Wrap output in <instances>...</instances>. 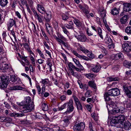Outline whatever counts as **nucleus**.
Instances as JSON below:
<instances>
[{"mask_svg":"<svg viewBox=\"0 0 131 131\" xmlns=\"http://www.w3.org/2000/svg\"><path fill=\"white\" fill-rule=\"evenodd\" d=\"M44 18L45 21L49 22L51 18V14L47 13L46 11H43L41 12V18Z\"/></svg>","mask_w":131,"mask_h":131,"instance_id":"nucleus-7","label":"nucleus"},{"mask_svg":"<svg viewBox=\"0 0 131 131\" xmlns=\"http://www.w3.org/2000/svg\"><path fill=\"white\" fill-rule=\"evenodd\" d=\"M128 19V16L126 15H125L121 18L120 21L121 23L122 24H125Z\"/></svg>","mask_w":131,"mask_h":131,"instance_id":"nucleus-20","label":"nucleus"},{"mask_svg":"<svg viewBox=\"0 0 131 131\" xmlns=\"http://www.w3.org/2000/svg\"><path fill=\"white\" fill-rule=\"evenodd\" d=\"M86 107L87 109L89 111H90L91 110V106L90 105H86Z\"/></svg>","mask_w":131,"mask_h":131,"instance_id":"nucleus-64","label":"nucleus"},{"mask_svg":"<svg viewBox=\"0 0 131 131\" xmlns=\"http://www.w3.org/2000/svg\"><path fill=\"white\" fill-rule=\"evenodd\" d=\"M12 121V119L10 117L6 118L5 122H10Z\"/></svg>","mask_w":131,"mask_h":131,"instance_id":"nucleus-60","label":"nucleus"},{"mask_svg":"<svg viewBox=\"0 0 131 131\" xmlns=\"http://www.w3.org/2000/svg\"><path fill=\"white\" fill-rule=\"evenodd\" d=\"M123 88L124 91L125 92L127 96L129 98H131V92L125 86H124Z\"/></svg>","mask_w":131,"mask_h":131,"instance_id":"nucleus-15","label":"nucleus"},{"mask_svg":"<svg viewBox=\"0 0 131 131\" xmlns=\"http://www.w3.org/2000/svg\"><path fill=\"white\" fill-rule=\"evenodd\" d=\"M80 88L87 90L88 88V85L85 84H82L81 83L78 82Z\"/></svg>","mask_w":131,"mask_h":131,"instance_id":"nucleus-29","label":"nucleus"},{"mask_svg":"<svg viewBox=\"0 0 131 131\" xmlns=\"http://www.w3.org/2000/svg\"><path fill=\"white\" fill-rule=\"evenodd\" d=\"M62 19L65 21H66L69 18V17L65 14L62 15Z\"/></svg>","mask_w":131,"mask_h":131,"instance_id":"nucleus-44","label":"nucleus"},{"mask_svg":"<svg viewBox=\"0 0 131 131\" xmlns=\"http://www.w3.org/2000/svg\"><path fill=\"white\" fill-rule=\"evenodd\" d=\"M9 81L8 77L6 75L0 76V88L3 89L6 88Z\"/></svg>","mask_w":131,"mask_h":131,"instance_id":"nucleus-2","label":"nucleus"},{"mask_svg":"<svg viewBox=\"0 0 131 131\" xmlns=\"http://www.w3.org/2000/svg\"><path fill=\"white\" fill-rule=\"evenodd\" d=\"M73 60L77 65H78L79 63H80L79 61L75 58H73Z\"/></svg>","mask_w":131,"mask_h":131,"instance_id":"nucleus-54","label":"nucleus"},{"mask_svg":"<svg viewBox=\"0 0 131 131\" xmlns=\"http://www.w3.org/2000/svg\"><path fill=\"white\" fill-rule=\"evenodd\" d=\"M66 105L67 103H64L63 105L61 106V107H59V110L60 111L66 108Z\"/></svg>","mask_w":131,"mask_h":131,"instance_id":"nucleus-41","label":"nucleus"},{"mask_svg":"<svg viewBox=\"0 0 131 131\" xmlns=\"http://www.w3.org/2000/svg\"><path fill=\"white\" fill-rule=\"evenodd\" d=\"M119 68V66L118 65H116L114 66L112 68V69L114 70H116L118 69Z\"/></svg>","mask_w":131,"mask_h":131,"instance_id":"nucleus-52","label":"nucleus"},{"mask_svg":"<svg viewBox=\"0 0 131 131\" xmlns=\"http://www.w3.org/2000/svg\"><path fill=\"white\" fill-rule=\"evenodd\" d=\"M77 38L82 42H84L86 40V38L83 33L80 31L79 34H78V35L75 36Z\"/></svg>","mask_w":131,"mask_h":131,"instance_id":"nucleus-9","label":"nucleus"},{"mask_svg":"<svg viewBox=\"0 0 131 131\" xmlns=\"http://www.w3.org/2000/svg\"><path fill=\"white\" fill-rule=\"evenodd\" d=\"M79 48L80 50L85 53H88L89 51L84 48L83 46L80 45V44H78Z\"/></svg>","mask_w":131,"mask_h":131,"instance_id":"nucleus-21","label":"nucleus"},{"mask_svg":"<svg viewBox=\"0 0 131 131\" xmlns=\"http://www.w3.org/2000/svg\"><path fill=\"white\" fill-rule=\"evenodd\" d=\"M56 39L60 43L62 44L64 42L61 39H60L59 38H58L57 37H56Z\"/></svg>","mask_w":131,"mask_h":131,"instance_id":"nucleus-51","label":"nucleus"},{"mask_svg":"<svg viewBox=\"0 0 131 131\" xmlns=\"http://www.w3.org/2000/svg\"><path fill=\"white\" fill-rule=\"evenodd\" d=\"M37 6V10L39 12L41 13V12L40 11V10H41V5L39 4H38Z\"/></svg>","mask_w":131,"mask_h":131,"instance_id":"nucleus-63","label":"nucleus"},{"mask_svg":"<svg viewBox=\"0 0 131 131\" xmlns=\"http://www.w3.org/2000/svg\"><path fill=\"white\" fill-rule=\"evenodd\" d=\"M119 79L118 77L112 78L109 77L107 78V80L109 81H117L119 80Z\"/></svg>","mask_w":131,"mask_h":131,"instance_id":"nucleus-33","label":"nucleus"},{"mask_svg":"<svg viewBox=\"0 0 131 131\" xmlns=\"http://www.w3.org/2000/svg\"><path fill=\"white\" fill-rule=\"evenodd\" d=\"M14 25L16 26V22L15 20L13 19H10L8 23L7 26L8 27V30H10V29Z\"/></svg>","mask_w":131,"mask_h":131,"instance_id":"nucleus-11","label":"nucleus"},{"mask_svg":"<svg viewBox=\"0 0 131 131\" xmlns=\"http://www.w3.org/2000/svg\"><path fill=\"white\" fill-rule=\"evenodd\" d=\"M97 31L98 34L101 38L102 39H103V36L102 34V30L100 27H98L97 28Z\"/></svg>","mask_w":131,"mask_h":131,"instance_id":"nucleus-37","label":"nucleus"},{"mask_svg":"<svg viewBox=\"0 0 131 131\" xmlns=\"http://www.w3.org/2000/svg\"><path fill=\"white\" fill-rule=\"evenodd\" d=\"M122 47L124 50L125 51L129 52L131 51V47H130L128 43H126L123 44L122 45Z\"/></svg>","mask_w":131,"mask_h":131,"instance_id":"nucleus-17","label":"nucleus"},{"mask_svg":"<svg viewBox=\"0 0 131 131\" xmlns=\"http://www.w3.org/2000/svg\"><path fill=\"white\" fill-rule=\"evenodd\" d=\"M77 109L78 110H83V107L81 103L80 102L75 104Z\"/></svg>","mask_w":131,"mask_h":131,"instance_id":"nucleus-34","label":"nucleus"},{"mask_svg":"<svg viewBox=\"0 0 131 131\" xmlns=\"http://www.w3.org/2000/svg\"><path fill=\"white\" fill-rule=\"evenodd\" d=\"M24 114L23 113H17L16 114V117H21L24 116Z\"/></svg>","mask_w":131,"mask_h":131,"instance_id":"nucleus-55","label":"nucleus"},{"mask_svg":"<svg viewBox=\"0 0 131 131\" xmlns=\"http://www.w3.org/2000/svg\"><path fill=\"white\" fill-rule=\"evenodd\" d=\"M68 65L70 70L72 69H74L75 67L73 63L71 62H68Z\"/></svg>","mask_w":131,"mask_h":131,"instance_id":"nucleus-36","label":"nucleus"},{"mask_svg":"<svg viewBox=\"0 0 131 131\" xmlns=\"http://www.w3.org/2000/svg\"><path fill=\"white\" fill-rule=\"evenodd\" d=\"M119 12V10L116 8L113 9L111 10V13L114 15H116Z\"/></svg>","mask_w":131,"mask_h":131,"instance_id":"nucleus-32","label":"nucleus"},{"mask_svg":"<svg viewBox=\"0 0 131 131\" xmlns=\"http://www.w3.org/2000/svg\"><path fill=\"white\" fill-rule=\"evenodd\" d=\"M11 81L12 82H16V83H17V82L19 81L20 79L19 78H16V76L15 75H11L10 76Z\"/></svg>","mask_w":131,"mask_h":131,"instance_id":"nucleus-24","label":"nucleus"},{"mask_svg":"<svg viewBox=\"0 0 131 131\" xmlns=\"http://www.w3.org/2000/svg\"><path fill=\"white\" fill-rule=\"evenodd\" d=\"M10 89L11 90H25V88L19 85H16L10 87Z\"/></svg>","mask_w":131,"mask_h":131,"instance_id":"nucleus-18","label":"nucleus"},{"mask_svg":"<svg viewBox=\"0 0 131 131\" xmlns=\"http://www.w3.org/2000/svg\"><path fill=\"white\" fill-rule=\"evenodd\" d=\"M105 41L106 43L109 45L108 47L109 48H114V45L113 44L112 41L110 37H106L105 39Z\"/></svg>","mask_w":131,"mask_h":131,"instance_id":"nucleus-10","label":"nucleus"},{"mask_svg":"<svg viewBox=\"0 0 131 131\" xmlns=\"http://www.w3.org/2000/svg\"><path fill=\"white\" fill-rule=\"evenodd\" d=\"M123 10L126 12L131 10V3L125 4L124 5Z\"/></svg>","mask_w":131,"mask_h":131,"instance_id":"nucleus-14","label":"nucleus"},{"mask_svg":"<svg viewBox=\"0 0 131 131\" xmlns=\"http://www.w3.org/2000/svg\"><path fill=\"white\" fill-rule=\"evenodd\" d=\"M88 84L89 86L94 89H96V84L93 81H89L88 82Z\"/></svg>","mask_w":131,"mask_h":131,"instance_id":"nucleus-23","label":"nucleus"},{"mask_svg":"<svg viewBox=\"0 0 131 131\" xmlns=\"http://www.w3.org/2000/svg\"><path fill=\"white\" fill-rule=\"evenodd\" d=\"M125 31L128 34H131V26H128L125 29Z\"/></svg>","mask_w":131,"mask_h":131,"instance_id":"nucleus-39","label":"nucleus"},{"mask_svg":"<svg viewBox=\"0 0 131 131\" xmlns=\"http://www.w3.org/2000/svg\"><path fill=\"white\" fill-rule=\"evenodd\" d=\"M36 87L38 91V94H40L41 88L40 86L38 84H36Z\"/></svg>","mask_w":131,"mask_h":131,"instance_id":"nucleus-42","label":"nucleus"},{"mask_svg":"<svg viewBox=\"0 0 131 131\" xmlns=\"http://www.w3.org/2000/svg\"><path fill=\"white\" fill-rule=\"evenodd\" d=\"M4 104H5V106L8 109H9L10 108L11 106L9 105V104L7 103V102H5L4 103Z\"/></svg>","mask_w":131,"mask_h":131,"instance_id":"nucleus-53","label":"nucleus"},{"mask_svg":"<svg viewBox=\"0 0 131 131\" xmlns=\"http://www.w3.org/2000/svg\"><path fill=\"white\" fill-rule=\"evenodd\" d=\"M8 3L7 0H0V5L2 7H4Z\"/></svg>","mask_w":131,"mask_h":131,"instance_id":"nucleus-22","label":"nucleus"},{"mask_svg":"<svg viewBox=\"0 0 131 131\" xmlns=\"http://www.w3.org/2000/svg\"><path fill=\"white\" fill-rule=\"evenodd\" d=\"M87 56L89 58L92 59L94 58L95 57L94 54H93L92 53H91L90 52L88 54Z\"/></svg>","mask_w":131,"mask_h":131,"instance_id":"nucleus-48","label":"nucleus"},{"mask_svg":"<svg viewBox=\"0 0 131 131\" xmlns=\"http://www.w3.org/2000/svg\"><path fill=\"white\" fill-rule=\"evenodd\" d=\"M85 96L86 97H88L91 96L90 91V90L87 91L85 94Z\"/></svg>","mask_w":131,"mask_h":131,"instance_id":"nucleus-46","label":"nucleus"},{"mask_svg":"<svg viewBox=\"0 0 131 131\" xmlns=\"http://www.w3.org/2000/svg\"><path fill=\"white\" fill-rule=\"evenodd\" d=\"M109 94L111 96H115L119 95L120 94L119 90L117 88L112 89L108 90Z\"/></svg>","mask_w":131,"mask_h":131,"instance_id":"nucleus-5","label":"nucleus"},{"mask_svg":"<svg viewBox=\"0 0 131 131\" xmlns=\"http://www.w3.org/2000/svg\"><path fill=\"white\" fill-rule=\"evenodd\" d=\"M48 81V80L47 79H45L43 80L41 82V83L43 84H47Z\"/></svg>","mask_w":131,"mask_h":131,"instance_id":"nucleus-50","label":"nucleus"},{"mask_svg":"<svg viewBox=\"0 0 131 131\" xmlns=\"http://www.w3.org/2000/svg\"><path fill=\"white\" fill-rule=\"evenodd\" d=\"M34 15L36 17V18L37 17V18L39 22H41V18H40L39 15L36 12H35L34 13Z\"/></svg>","mask_w":131,"mask_h":131,"instance_id":"nucleus-43","label":"nucleus"},{"mask_svg":"<svg viewBox=\"0 0 131 131\" xmlns=\"http://www.w3.org/2000/svg\"><path fill=\"white\" fill-rule=\"evenodd\" d=\"M31 102V99L30 97H27L26 98V100L24 102V103H21L23 105L22 106V111L24 113H27L29 112H30L34 110V105L33 102Z\"/></svg>","mask_w":131,"mask_h":131,"instance_id":"nucleus-1","label":"nucleus"},{"mask_svg":"<svg viewBox=\"0 0 131 131\" xmlns=\"http://www.w3.org/2000/svg\"><path fill=\"white\" fill-rule=\"evenodd\" d=\"M72 91L70 89L68 90L67 91V92H66L67 94L68 95H71L72 94Z\"/></svg>","mask_w":131,"mask_h":131,"instance_id":"nucleus-61","label":"nucleus"},{"mask_svg":"<svg viewBox=\"0 0 131 131\" xmlns=\"http://www.w3.org/2000/svg\"><path fill=\"white\" fill-rule=\"evenodd\" d=\"M45 85H43L42 87V92H41V96H43V93H44L45 91Z\"/></svg>","mask_w":131,"mask_h":131,"instance_id":"nucleus-58","label":"nucleus"},{"mask_svg":"<svg viewBox=\"0 0 131 131\" xmlns=\"http://www.w3.org/2000/svg\"><path fill=\"white\" fill-rule=\"evenodd\" d=\"M117 119L116 118H112L110 122V125L112 126H115L117 127H122V124L117 121Z\"/></svg>","mask_w":131,"mask_h":131,"instance_id":"nucleus-8","label":"nucleus"},{"mask_svg":"<svg viewBox=\"0 0 131 131\" xmlns=\"http://www.w3.org/2000/svg\"><path fill=\"white\" fill-rule=\"evenodd\" d=\"M61 27L63 29V31L66 34H67L68 32V31H67L65 27L63 26H62Z\"/></svg>","mask_w":131,"mask_h":131,"instance_id":"nucleus-47","label":"nucleus"},{"mask_svg":"<svg viewBox=\"0 0 131 131\" xmlns=\"http://www.w3.org/2000/svg\"><path fill=\"white\" fill-rule=\"evenodd\" d=\"M46 21V26L47 30V31L49 32V31H50L52 30V28L49 23L50 21L49 22H47V21Z\"/></svg>","mask_w":131,"mask_h":131,"instance_id":"nucleus-26","label":"nucleus"},{"mask_svg":"<svg viewBox=\"0 0 131 131\" xmlns=\"http://www.w3.org/2000/svg\"><path fill=\"white\" fill-rule=\"evenodd\" d=\"M78 67H79V68L81 70H83V69L84 68L81 65L80 63H79L78 65H77Z\"/></svg>","mask_w":131,"mask_h":131,"instance_id":"nucleus-62","label":"nucleus"},{"mask_svg":"<svg viewBox=\"0 0 131 131\" xmlns=\"http://www.w3.org/2000/svg\"><path fill=\"white\" fill-rule=\"evenodd\" d=\"M62 45L64 46L65 47H66L67 49H70V46L68 45L67 43H65L64 42H63Z\"/></svg>","mask_w":131,"mask_h":131,"instance_id":"nucleus-57","label":"nucleus"},{"mask_svg":"<svg viewBox=\"0 0 131 131\" xmlns=\"http://www.w3.org/2000/svg\"><path fill=\"white\" fill-rule=\"evenodd\" d=\"M84 75L86 78L90 79H94L96 76L95 74L91 73L85 74Z\"/></svg>","mask_w":131,"mask_h":131,"instance_id":"nucleus-19","label":"nucleus"},{"mask_svg":"<svg viewBox=\"0 0 131 131\" xmlns=\"http://www.w3.org/2000/svg\"><path fill=\"white\" fill-rule=\"evenodd\" d=\"M3 69H7L9 68V66L8 64H4L2 65Z\"/></svg>","mask_w":131,"mask_h":131,"instance_id":"nucleus-45","label":"nucleus"},{"mask_svg":"<svg viewBox=\"0 0 131 131\" xmlns=\"http://www.w3.org/2000/svg\"><path fill=\"white\" fill-rule=\"evenodd\" d=\"M52 80L54 82V84L58 86V82L57 81V80L54 78H52Z\"/></svg>","mask_w":131,"mask_h":131,"instance_id":"nucleus-56","label":"nucleus"},{"mask_svg":"<svg viewBox=\"0 0 131 131\" xmlns=\"http://www.w3.org/2000/svg\"><path fill=\"white\" fill-rule=\"evenodd\" d=\"M42 110L44 111H47L48 109V105L46 103H43L42 105Z\"/></svg>","mask_w":131,"mask_h":131,"instance_id":"nucleus-30","label":"nucleus"},{"mask_svg":"<svg viewBox=\"0 0 131 131\" xmlns=\"http://www.w3.org/2000/svg\"><path fill=\"white\" fill-rule=\"evenodd\" d=\"M76 56L82 59L86 60H89V59L87 57L81 55L78 53Z\"/></svg>","mask_w":131,"mask_h":131,"instance_id":"nucleus-31","label":"nucleus"},{"mask_svg":"<svg viewBox=\"0 0 131 131\" xmlns=\"http://www.w3.org/2000/svg\"><path fill=\"white\" fill-rule=\"evenodd\" d=\"M124 128L126 130H128L130 129V128L131 125L128 122H126L125 123H124Z\"/></svg>","mask_w":131,"mask_h":131,"instance_id":"nucleus-27","label":"nucleus"},{"mask_svg":"<svg viewBox=\"0 0 131 131\" xmlns=\"http://www.w3.org/2000/svg\"><path fill=\"white\" fill-rule=\"evenodd\" d=\"M64 26L68 29H73V27L71 25H69L67 24H64Z\"/></svg>","mask_w":131,"mask_h":131,"instance_id":"nucleus-49","label":"nucleus"},{"mask_svg":"<svg viewBox=\"0 0 131 131\" xmlns=\"http://www.w3.org/2000/svg\"><path fill=\"white\" fill-rule=\"evenodd\" d=\"M73 22L78 27H80L81 25V23L78 19H74L73 20Z\"/></svg>","mask_w":131,"mask_h":131,"instance_id":"nucleus-35","label":"nucleus"},{"mask_svg":"<svg viewBox=\"0 0 131 131\" xmlns=\"http://www.w3.org/2000/svg\"><path fill=\"white\" fill-rule=\"evenodd\" d=\"M6 117H1L0 118V122H5Z\"/></svg>","mask_w":131,"mask_h":131,"instance_id":"nucleus-59","label":"nucleus"},{"mask_svg":"<svg viewBox=\"0 0 131 131\" xmlns=\"http://www.w3.org/2000/svg\"><path fill=\"white\" fill-rule=\"evenodd\" d=\"M108 92L106 93L104 95V97L106 101H108L110 100L111 99L109 96H111L110 94H109Z\"/></svg>","mask_w":131,"mask_h":131,"instance_id":"nucleus-25","label":"nucleus"},{"mask_svg":"<svg viewBox=\"0 0 131 131\" xmlns=\"http://www.w3.org/2000/svg\"><path fill=\"white\" fill-rule=\"evenodd\" d=\"M123 56V54L121 53H117L114 56V59L115 60L119 59L120 58H122Z\"/></svg>","mask_w":131,"mask_h":131,"instance_id":"nucleus-28","label":"nucleus"},{"mask_svg":"<svg viewBox=\"0 0 131 131\" xmlns=\"http://www.w3.org/2000/svg\"><path fill=\"white\" fill-rule=\"evenodd\" d=\"M73 97L74 99L75 104L80 102L78 98L75 95L73 96Z\"/></svg>","mask_w":131,"mask_h":131,"instance_id":"nucleus-40","label":"nucleus"},{"mask_svg":"<svg viewBox=\"0 0 131 131\" xmlns=\"http://www.w3.org/2000/svg\"><path fill=\"white\" fill-rule=\"evenodd\" d=\"M107 107L108 111H110L112 114H114L118 113V111L116 109L117 107L113 102L111 101L110 102L108 105L107 106Z\"/></svg>","mask_w":131,"mask_h":131,"instance_id":"nucleus-3","label":"nucleus"},{"mask_svg":"<svg viewBox=\"0 0 131 131\" xmlns=\"http://www.w3.org/2000/svg\"><path fill=\"white\" fill-rule=\"evenodd\" d=\"M88 6H86L85 8H83L82 10L83 13H84L85 16L88 19L90 18V15H89V13L90 11L87 9Z\"/></svg>","mask_w":131,"mask_h":131,"instance_id":"nucleus-16","label":"nucleus"},{"mask_svg":"<svg viewBox=\"0 0 131 131\" xmlns=\"http://www.w3.org/2000/svg\"><path fill=\"white\" fill-rule=\"evenodd\" d=\"M124 65L126 67L131 69V62L124 63Z\"/></svg>","mask_w":131,"mask_h":131,"instance_id":"nucleus-38","label":"nucleus"},{"mask_svg":"<svg viewBox=\"0 0 131 131\" xmlns=\"http://www.w3.org/2000/svg\"><path fill=\"white\" fill-rule=\"evenodd\" d=\"M101 67L99 65H95L92 66L91 70L94 73H97L99 72L101 69Z\"/></svg>","mask_w":131,"mask_h":131,"instance_id":"nucleus-13","label":"nucleus"},{"mask_svg":"<svg viewBox=\"0 0 131 131\" xmlns=\"http://www.w3.org/2000/svg\"><path fill=\"white\" fill-rule=\"evenodd\" d=\"M85 125L84 123L81 122L75 125L73 127L74 131H81L85 128Z\"/></svg>","mask_w":131,"mask_h":131,"instance_id":"nucleus-4","label":"nucleus"},{"mask_svg":"<svg viewBox=\"0 0 131 131\" xmlns=\"http://www.w3.org/2000/svg\"><path fill=\"white\" fill-rule=\"evenodd\" d=\"M117 119L118 122L121 123L122 125V127L123 126V121L125 120V117L123 115H119L117 116L114 117Z\"/></svg>","mask_w":131,"mask_h":131,"instance_id":"nucleus-12","label":"nucleus"},{"mask_svg":"<svg viewBox=\"0 0 131 131\" xmlns=\"http://www.w3.org/2000/svg\"><path fill=\"white\" fill-rule=\"evenodd\" d=\"M67 105H68L67 112H71L74 110V107L73 106V101L72 100H70L69 102H67Z\"/></svg>","mask_w":131,"mask_h":131,"instance_id":"nucleus-6","label":"nucleus"}]
</instances>
